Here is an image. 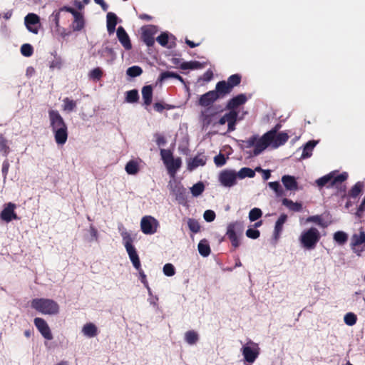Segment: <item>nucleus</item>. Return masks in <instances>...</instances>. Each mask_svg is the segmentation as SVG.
Masks as SVG:
<instances>
[{
    "label": "nucleus",
    "instance_id": "obj_5",
    "mask_svg": "<svg viewBox=\"0 0 365 365\" xmlns=\"http://www.w3.org/2000/svg\"><path fill=\"white\" fill-rule=\"evenodd\" d=\"M240 352L243 356L244 365H252L260 354L259 344L251 339L242 344Z\"/></svg>",
    "mask_w": 365,
    "mask_h": 365
},
{
    "label": "nucleus",
    "instance_id": "obj_34",
    "mask_svg": "<svg viewBox=\"0 0 365 365\" xmlns=\"http://www.w3.org/2000/svg\"><path fill=\"white\" fill-rule=\"evenodd\" d=\"M142 96L144 104L145 106H150L153 99V87L150 85L143 87Z\"/></svg>",
    "mask_w": 365,
    "mask_h": 365
},
{
    "label": "nucleus",
    "instance_id": "obj_45",
    "mask_svg": "<svg viewBox=\"0 0 365 365\" xmlns=\"http://www.w3.org/2000/svg\"><path fill=\"white\" fill-rule=\"evenodd\" d=\"M237 178L240 179H244L245 178H254L255 176V172L254 170L250 168H242L239 172L237 173Z\"/></svg>",
    "mask_w": 365,
    "mask_h": 365
},
{
    "label": "nucleus",
    "instance_id": "obj_60",
    "mask_svg": "<svg viewBox=\"0 0 365 365\" xmlns=\"http://www.w3.org/2000/svg\"><path fill=\"white\" fill-rule=\"evenodd\" d=\"M344 320L348 326H353L356 324L357 317L354 313L349 312L345 314Z\"/></svg>",
    "mask_w": 365,
    "mask_h": 365
},
{
    "label": "nucleus",
    "instance_id": "obj_2",
    "mask_svg": "<svg viewBox=\"0 0 365 365\" xmlns=\"http://www.w3.org/2000/svg\"><path fill=\"white\" fill-rule=\"evenodd\" d=\"M31 306L33 309L42 314L56 315L59 313V305L56 302L51 299L36 298L31 301Z\"/></svg>",
    "mask_w": 365,
    "mask_h": 365
},
{
    "label": "nucleus",
    "instance_id": "obj_20",
    "mask_svg": "<svg viewBox=\"0 0 365 365\" xmlns=\"http://www.w3.org/2000/svg\"><path fill=\"white\" fill-rule=\"evenodd\" d=\"M247 101L245 94H238L230 99L226 105V108L230 110H235V109L245 104Z\"/></svg>",
    "mask_w": 365,
    "mask_h": 365
},
{
    "label": "nucleus",
    "instance_id": "obj_29",
    "mask_svg": "<svg viewBox=\"0 0 365 365\" xmlns=\"http://www.w3.org/2000/svg\"><path fill=\"white\" fill-rule=\"evenodd\" d=\"M107 30L109 34H112L115 31V26L118 24V16L113 12H108L106 16Z\"/></svg>",
    "mask_w": 365,
    "mask_h": 365
},
{
    "label": "nucleus",
    "instance_id": "obj_58",
    "mask_svg": "<svg viewBox=\"0 0 365 365\" xmlns=\"http://www.w3.org/2000/svg\"><path fill=\"white\" fill-rule=\"evenodd\" d=\"M187 226L190 230L193 233H197L200 230L199 222L192 218H189L187 220Z\"/></svg>",
    "mask_w": 365,
    "mask_h": 365
},
{
    "label": "nucleus",
    "instance_id": "obj_13",
    "mask_svg": "<svg viewBox=\"0 0 365 365\" xmlns=\"http://www.w3.org/2000/svg\"><path fill=\"white\" fill-rule=\"evenodd\" d=\"M365 243V232L362 228L360 229L359 233H354L351 238L350 246L351 250L358 256H360L364 249L359 250L357 247Z\"/></svg>",
    "mask_w": 365,
    "mask_h": 365
},
{
    "label": "nucleus",
    "instance_id": "obj_30",
    "mask_svg": "<svg viewBox=\"0 0 365 365\" xmlns=\"http://www.w3.org/2000/svg\"><path fill=\"white\" fill-rule=\"evenodd\" d=\"M74 21L72 24V29L74 31H79L82 30L85 26L83 16L80 12L77 11L74 15Z\"/></svg>",
    "mask_w": 365,
    "mask_h": 365
},
{
    "label": "nucleus",
    "instance_id": "obj_61",
    "mask_svg": "<svg viewBox=\"0 0 365 365\" xmlns=\"http://www.w3.org/2000/svg\"><path fill=\"white\" fill-rule=\"evenodd\" d=\"M160 155L165 164L173 158L171 151L167 149H160Z\"/></svg>",
    "mask_w": 365,
    "mask_h": 365
},
{
    "label": "nucleus",
    "instance_id": "obj_42",
    "mask_svg": "<svg viewBox=\"0 0 365 365\" xmlns=\"http://www.w3.org/2000/svg\"><path fill=\"white\" fill-rule=\"evenodd\" d=\"M198 252L202 257H207L210 254V247L206 240L200 241L198 246Z\"/></svg>",
    "mask_w": 365,
    "mask_h": 365
},
{
    "label": "nucleus",
    "instance_id": "obj_12",
    "mask_svg": "<svg viewBox=\"0 0 365 365\" xmlns=\"http://www.w3.org/2000/svg\"><path fill=\"white\" fill-rule=\"evenodd\" d=\"M16 208V204L13 202L6 203L4 205V208L0 213V219L6 223L10 222L14 220H19V217L15 212Z\"/></svg>",
    "mask_w": 365,
    "mask_h": 365
},
{
    "label": "nucleus",
    "instance_id": "obj_6",
    "mask_svg": "<svg viewBox=\"0 0 365 365\" xmlns=\"http://www.w3.org/2000/svg\"><path fill=\"white\" fill-rule=\"evenodd\" d=\"M244 232L243 222L235 221L230 223L227 227L226 236L230 240L232 247L237 248L240 245V237Z\"/></svg>",
    "mask_w": 365,
    "mask_h": 365
},
{
    "label": "nucleus",
    "instance_id": "obj_49",
    "mask_svg": "<svg viewBox=\"0 0 365 365\" xmlns=\"http://www.w3.org/2000/svg\"><path fill=\"white\" fill-rule=\"evenodd\" d=\"M63 110L71 113L73 111L76 107V102L73 100H71L68 98H65L63 100Z\"/></svg>",
    "mask_w": 365,
    "mask_h": 365
},
{
    "label": "nucleus",
    "instance_id": "obj_56",
    "mask_svg": "<svg viewBox=\"0 0 365 365\" xmlns=\"http://www.w3.org/2000/svg\"><path fill=\"white\" fill-rule=\"evenodd\" d=\"M306 222H314L319 225L322 227H326L327 225L324 222L320 215L309 216L306 219Z\"/></svg>",
    "mask_w": 365,
    "mask_h": 365
},
{
    "label": "nucleus",
    "instance_id": "obj_19",
    "mask_svg": "<svg viewBox=\"0 0 365 365\" xmlns=\"http://www.w3.org/2000/svg\"><path fill=\"white\" fill-rule=\"evenodd\" d=\"M118 230L122 237L123 244L125 250L135 247L133 245L134 238L132 237L131 234L129 232H128V230L124 227V226L122 224L118 225Z\"/></svg>",
    "mask_w": 365,
    "mask_h": 365
},
{
    "label": "nucleus",
    "instance_id": "obj_16",
    "mask_svg": "<svg viewBox=\"0 0 365 365\" xmlns=\"http://www.w3.org/2000/svg\"><path fill=\"white\" fill-rule=\"evenodd\" d=\"M34 325L41 334V335L47 340H51L53 335L47 322L42 318L36 317L34 320Z\"/></svg>",
    "mask_w": 365,
    "mask_h": 365
},
{
    "label": "nucleus",
    "instance_id": "obj_43",
    "mask_svg": "<svg viewBox=\"0 0 365 365\" xmlns=\"http://www.w3.org/2000/svg\"><path fill=\"white\" fill-rule=\"evenodd\" d=\"M333 173V177H332V181H331V186H336L338 187V185L340 184L341 187H342L341 183L345 181L348 178V173L346 172H344L342 173H340L339 175H335V173Z\"/></svg>",
    "mask_w": 365,
    "mask_h": 365
},
{
    "label": "nucleus",
    "instance_id": "obj_31",
    "mask_svg": "<svg viewBox=\"0 0 365 365\" xmlns=\"http://www.w3.org/2000/svg\"><path fill=\"white\" fill-rule=\"evenodd\" d=\"M169 78H175L180 81V82L184 83V79L182 78V76H180L177 73L169 71L162 72L158 78V81L160 83H163Z\"/></svg>",
    "mask_w": 365,
    "mask_h": 365
},
{
    "label": "nucleus",
    "instance_id": "obj_63",
    "mask_svg": "<svg viewBox=\"0 0 365 365\" xmlns=\"http://www.w3.org/2000/svg\"><path fill=\"white\" fill-rule=\"evenodd\" d=\"M103 71L100 68H96L91 71L89 77L95 81H98L102 77Z\"/></svg>",
    "mask_w": 365,
    "mask_h": 365
},
{
    "label": "nucleus",
    "instance_id": "obj_24",
    "mask_svg": "<svg viewBox=\"0 0 365 365\" xmlns=\"http://www.w3.org/2000/svg\"><path fill=\"white\" fill-rule=\"evenodd\" d=\"M214 93L217 94L218 99L223 98L225 96L231 93L232 89L229 87L225 81H220L217 83L215 89L212 90Z\"/></svg>",
    "mask_w": 365,
    "mask_h": 365
},
{
    "label": "nucleus",
    "instance_id": "obj_14",
    "mask_svg": "<svg viewBox=\"0 0 365 365\" xmlns=\"http://www.w3.org/2000/svg\"><path fill=\"white\" fill-rule=\"evenodd\" d=\"M217 100H219L217 94L210 91L200 96L197 105L205 108H213L212 105Z\"/></svg>",
    "mask_w": 365,
    "mask_h": 365
},
{
    "label": "nucleus",
    "instance_id": "obj_46",
    "mask_svg": "<svg viewBox=\"0 0 365 365\" xmlns=\"http://www.w3.org/2000/svg\"><path fill=\"white\" fill-rule=\"evenodd\" d=\"M205 190V185L202 182L200 181L195 184H194L190 187V192L193 197L200 196Z\"/></svg>",
    "mask_w": 365,
    "mask_h": 365
},
{
    "label": "nucleus",
    "instance_id": "obj_57",
    "mask_svg": "<svg viewBox=\"0 0 365 365\" xmlns=\"http://www.w3.org/2000/svg\"><path fill=\"white\" fill-rule=\"evenodd\" d=\"M363 185L361 182H357L351 189L349 195L352 198H356L360 194Z\"/></svg>",
    "mask_w": 365,
    "mask_h": 365
},
{
    "label": "nucleus",
    "instance_id": "obj_62",
    "mask_svg": "<svg viewBox=\"0 0 365 365\" xmlns=\"http://www.w3.org/2000/svg\"><path fill=\"white\" fill-rule=\"evenodd\" d=\"M163 273L168 277H172L175 274V268L173 264L167 263L163 266Z\"/></svg>",
    "mask_w": 365,
    "mask_h": 365
},
{
    "label": "nucleus",
    "instance_id": "obj_18",
    "mask_svg": "<svg viewBox=\"0 0 365 365\" xmlns=\"http://www.w3.org/2000/svg\"><path fill=\"white\" fill-rule=\"evenodd\" d=\"M260 142V137H259L258 135H253L250 138L247 140H239V145L241 149H246V148H250L252 147H254V150L252 153H250V155L253 156H257L259 154H255V150L257 148V145Z\"/></svg>",
    "mask_w": 365,
    "mask_h": 365
},
{
    "label": "nucleus",
    "instance_id": "obj_38",
    "mask_svg": "<svg viewBox=\"0 0 365 365\" xmlns=\"http://www.w3.org/2000/svg\"><path fill=\"white\" fill-rule=\"evenodd\" d=\"M168 170V173L170 175H174L177 170L180 168L181 166V160L180 158H178L176 159L173 158L171 160H170L167 164H165Z\"/></svg>",
    "mask_w": 365,
    "mask_h": 365
},
{
    "label": "nucleus",
    "instance_id": "obj_8",
    "mask_svg": "<svg viewBox=\"0 0 365 365\" xmlns=\"http://www.w3.org/2000/svg\"><path fill=\"white\" fill-rule=\"evenodd\" d=\"M169 189L173 195L175 196L176 200L182 205H185L187 202V191L186 189L180 182L170 181Z\"/></svg>",
    "mask_w": 365,
    "mask_h": 365
},
{
    "label": "nucleus",
    "instance_id": "obj_22",
    "mask_svg": "<svg viewBox=\"0 0 365 365\" xmlns=\"http://www.w3.org/2000/svg\"><path fill=\"white\" fill-rule=\"evenodd\" d=\"M117 37L125 50L132 48L130 39L123 26H119L116 31Z\"/></svg>",
    "mask_w": 365,
    "mask_h": 365
},
{
    "label": "nucleus",
    "instance_id": "obj_36",
    "mask_svg": "<svg viewBox=\"0 0 365 365\" xmlns=\"http://www.w3.org/2000/svg\"><path fill=\"white\" fill-rule=\"evenodd\" d=\"M51 55L53 56V58L49 61L50 69L60 70L62 68L63 64L62 58L57 54L56 51L52 52Z\"/></svg>",
    "mask_w": 365,
    "mask_h": 365
},
{
    "label": "nucleus",
    "instance_id": "obj_40",
    "mask_svg": "<svg viewBox=\"0 0 365 365\" xmlns=\"http://www.w3.org/2000/svg\"><path fill=\"white\" fill-rule=\"evenodd\" d=\"M205 63H201L199 61H194L182 63L180 65V68L182 70H186V69L195 70V69L202 68L205 67Z\"/></svg>",
    "mask_w": 365,
    "mask_h": 365
},
{
    "label": "nucleus",
    "instance_id": "obj_39",
    "mask_svg": "<svg viewBox=\"0 0 365 365\" xmlns=\"http://www.w3.org/2000/svg\"><path fill=\"white\" fill-rule=\"evenodd\" d=\"M282 202L283 205L286 206L288 209L294 212H299L302 209V205L300 202H294L287 198H284Z\"/></svg>",
    "mask_w": 365,
    "mask_h": 365
},
{
    "label": "nucleus",
    "instance_id": "obj_55",
    "mask_svg": "<svg viewBox=\"0 0 365 365\" xmlns=\"http://www.w3.org/2000/svg\"><path fill=\"white\" fill-rule=\"evenodd\" d=\"M282 125L280 123H277L273 128L263 134L261 137L264 140H269L273 135L279 133L278 130L281 128Z\"/></svg>",
    "mask_w": 365,
    "mask_h": 365
},
{
    "label": "nucleus",
    "instance_id": "obj_4",
    "mask_svg": "<svg viewBox=\"0 0 365 365\" xmlns=\"http://www.w3.org/2000/svg\"><path fill=\"white\" fill-rule=\"evenodd\" d=\"M321 239L319 231L314 227L302 232L299 240L302 247L307 250H314Z\"/></svg>",
    "mask_w": 365,
    "mask_h": 365
},
{
    "label": "nucleus",
    "instance_id": "obj_54",
    "mask_svg": "<svg viewBox=\"0 0 365 365\" xmlns=\"http://www.w3.org/2000/svg\"><path fill=\"white\" fill-rule=\"evenodd\" d=\"M262 216V211L258 207L252 208L249 212V220L250 222H255Z\"/></svg>",
    "mask_w": 365,
    "mask_h": 365
},
{
    "label": "nucleus",
    "instance_id": "obj_35",
    "mask_svg": "<svg viewBox=\"0 0 365 365\" xmlns=\"http://www.w3.org/2000/svg\"><path fill=\"white\" fill-rule=\"evenodd\" d=\"M82 333L88 338H93L98 334V329L93 323H87L82 328Z\"/></svg>",
    "mask_w": 365,
    "mask_h": 365
},
{
    "label": "nucleus",
    "instance_id": "obj_59",
    "mask_svg": "<svg viewBox=\"0 0 365 365\" xmlns=\"http://www.w3.org/2000/svg\"><path fill=\"white\" fill-rule=\"evenodd\" d=\"M21 53L24 56L30 57L34 53V48L29 43H24L21 47Z\"/></svg>",
    "mask_w": 365,
    "mask_h": 365
},
{
    "label": "nucleus",
    "instance_id": "obj_44",
    "mask_svg": "<svg viewBox=\"0 0 365 365\" xmlns=\"http://www.w3.org/2000/svg\"><path fill=\"white\" fill-rule=\"evenodd\" d=\"M125 170L129 175H135L139 171V165L135 160H131L126 163Z\"/></svg>",
    "mask_w": 365,
    "mask_h": 365
},
{
    "label": "nucleus",
    "instance_id": "obj_26",
    "mask_svg": "<svg viewBox=\"0 0 365 365\" xmlns=\"http://www.w3.org/2000/svg\"><path fill=\"white\" fill-rule=\"evenodd\" d=\"M207 158L203 155H198L192 158L187 163V169L190 171L195 170L199 166H203L206 163Z\"/></svg>",
    "mask_w": 365,
    "mask_h": 365
},
{
    "label": "nucleus",
    "instance_id": "obj_51",
    "mask_svg": "<svg viewBox=\"0 0 365 365\" xmlns=\"http://www.w3.org/2000/svg\"><path fill=\"white\" fill-rule=\"evenodd\" d=\"M334 240L339 245H344L348 240V235L343 231H337L334 234Z\"/></svg>",
    "mask_w": 365,
    "mask_h": 365
},
{
    "label": "nucleus",
    "instance_id": "obj_21",
    "mask_svg": "<svg viewBox=\"0 0 365 365\" xmlns=\"http://www.w3.org/2000/svg\"><path fill=\"white\" fill-rule=\"evenodd\" d=\"M156 31V26H149L148 28L143 29L142 33V40L148 46H153L155 43L153 35Z\"/></svg>",
    "mask_w": 365,
    "mask_h": 365
},
{
    "label": "nucleus",
    "instance_id": "obj_11",
    "mask_svg": "<svg viewBox=\"0 0 365 365\" xmlns=\"http://www.w3.org/2000/svg\"><path fill=\"white\" fill-rule=\"evenodd\" d=\"M217 112L214 108H205L200 113V120L202 123L203 128H207L210 125L215 127L217 125L215 117Z\"/></svg>",
    "mask_w": 365,
    "mask_h": 365
},
{
    "label": "nucleus",
    "instance_id": "obj_41",
    "mask_svg": "<svg viewBox=\"0 0 365 365\" xmlns=\"http://www.w3.org/2000/svg\"><path fill=\"white\" fill-rule=\"evenodd\" d=\"M333 173H330L316 180V183L317 186L319 187H322L325 185H327V187H331V181H332Z\"/></svg>",
    "mask_w": 365,
    "mask_h": 365
},
{
    "label": "nucleus",
    "instance_id": "obj_9",
    "mask_svg": "<svg viewBox=\"0 0 365 365\" xmlns=\"http://www.w3.org/2000/svg\"><path fill=\"white\" fill-rule=\"evenodd\" d=\"M237 172L233 170H224L219 174L218 180L225 187H231L237 184Z\"/></svg>",
    "mask_w": 365,
    "mask_h": 365
},
{
    "label": "nucleus",
    "instance_id": "obj_3",
    "mask_svg": "<svg viewBox=\"0 0 365 365\" xmlns=\"http://www.w3.org/2000/svg\"><path fill=\"white\" fill-rule=\"evenodd\" d=\"M289 139V135L286 132H280L273 135L269 140H264L260 137V142L257 145L255 154H261L268 147L272 149H277L284 145Z\"/></svg>",
    "mask_w": 365,
    "mask_h": 365
},
{
    "label": "nucleus",
    "instance_id": "obj_27",
    "mask_svg": "<svg viewBox=\"0 0 365 365\" xmlns=\"http://www.w3.org/2000/svg\"><path fill=\"white\" fill-rule=\"evenodd\" d=\"M319 143V140H311L303 145V150L301 155L302 159H307L312 155V151L316 145Z\"/></svg>",
    "mask_w": 365,
    "mask_h": 365
},
{
    "label": "nucleus",
    "instance_id": "obj_17",
    "mask_svg": "<svg viewBox=\"0 0 365 365\" xmlns=\"http://www.w3.org/2000/svg\"><path fill=\"white\" fill-rule=\"evenodd\" d=\"M156 41L163 47L168 48H173L176 46V38L172 34L168 32H163L159 35Z\"/></svg>",
    "mask_w": 365,
    "mask_h": 365
},
{
    "label": "nucleus",
    "instance_id": "obj_47",
    "mask_svg": "<svg viewBox=\"0 0 365 365\" xmlns=\"http://www.w3.org/2000/svg\"><path fill=\"white\" fill-rule=\"evenodd\" d=\"M241 75L235 73L229 76L226 83H227L229 87L232 90L234 87L238 86L241 83Z\"/></svg>",
    "mask_w": 365,
    "mask_h": 365
},
{
    "label": "nucleus",
    "instance_id": "obj_10",
    "mask_svg": "<svg viewBox=\"0 0 365 365\" xmlns=\"http://www.w3.org/2000/svg\"><path fill=\"white\" fill-rule=\"evenodd\" d=\"M158 225V220L152 216H145L141 219V230L145 235L155 234L157 232Z\"/></svg>",
    "mask_w": 365,
    "mask_h": 365
},
{
    "label": "nucleus",
    "instance_id": "obj_25",
    "mask_svg": "<svg viewBox=\"0 0 365 365\" xmlns=\"http://www.w3.org/2000/svg\"><path fill=\"white\" fill-rule=\"evenodd\" d=\"M287 220V215L286 214H281L278 220L276 221L273 233V237L276 241L279 238L283 230V225Z\"/></svg>",
    "mask_w": 365,
    "mask_h": 365
},
{
    "label": "nucleus",
    "instance_id": "obj_7",
    "mask_svg": "<svg viewBox=\"0 0 365 365\" xmlns=\"http://www.w3.org/2000/svg\"><path fill=\"white\" fill-rule=\"evenodd\" d=\"M238 118V112L236 110H230L223 115L218 120H216L217 125H225L227 123V133L234 131L236 129V124Z\"/></svg>",
    "mask_w": 365,
    "mask_h": 365
},
{
    "label": "nucleus",
    "instance_id": "obj_52",
    "mask_svg": "<svg viewBox=\"0 0 365 365\" xmlns=\"http://www.w3.org/2000/svg\"><path fill=\"white\" fill-rule=\"evenodd\" d=\"M142 73L143 69L138 66H130L126 70V74L131 78L139 76Z\"/></svg>",
    "mask_w": 365,
    "mask_h": 365
},
{
    "label": "nucleus",
    "instance_id": "obj_53",
    "mask_svg": "<svg viewBox=\"0 0 365 365\" xmlns=\"http://www.w3.org/2000/svg\"><path fill=\"white\" fill-rule=\"evenodd\" d=\"M269 188L274 191L277 197H281L284 195V190L280 183L278 181L269 182L268 183Z\"/></svg>",
    "mask_w": 365,
    "mask_h": 365
},
{
    "label": "nucleus",
    "instance_id": "obj_33",
    "mask_svg": "<svg viewBox=\"0 0 365 365\" xmlns=\"http://www.w3.org/2000/svg\"><path fill=\"white\" fill-rule=\"evenodd\" d=\"M199 339L200 336L198 333L194 330H189L185 333L184 340L190 346L196 344Z\"/></svg>",
    "mask_w": 365,
    "mask_h": 365
},
{
    "label": "nucleus",
    "instance_id": "obj_28",
    "mask_svg": "<svg viewBox=\"0 0 365 365\" xmlns=\"http://www.w3.org/2000/svg\"><path fill=\"white\" fill-rule=\"evenodd\" d=\"M282 182L288 190H297L298 189V183L294 176L285 175L282 177Z\"/></svg>",
    "mask_w": 365,
    "mask_h": 365
},
{
    "label": "nucleus",
    "instance_id": "obj_64",
    "mask_svg": "<svg viewBox=\"0 0 365 365\" xmlns=\"http://www.w3.org/2000/svg\"><path fill=\"white\" fill-rule=\"evenodd\" d=\"M227 161L226 158L222 153L218 154L214 158V163L217 167H222L225 165Z\"/></svg>",
    "mask_w": 365,
    "mask_h": 365
},
{
    "label": "nucleus",
    "instance_id": "obj_32",
    "mask_svg": "<svg viewBox=\"0 0 365 365\" xmlns=\"http://www.w3.org/2000/svg\"><path fill=\"white\" fill-rule=\"evenodd\" d=\"M126 252L129 256V258L135 267V269H140V267H141L140 258L138 254L136 251L135 247H133L128 250H126Z\"/></svg>",
    "mask_w": 365,
    "mask_h": 365
},
{
    "label": "nucleus",
    "instance_id": "obj_15",
    "mask_svg": "<svg viewBox=\"0 0 365 365\" xmlns=\"http://www.w3.org/2000/svg\"><path fill=\"white\" fill-rule=\"evenodd\" d=\"M39 23L40 17L36 14L30 13L24 18V24L26 29L34 34H37L38 33V25Z\"/></svg>",
    "mask_w": 365,
    "mask_h": 365
},
{
    "label": "nucleus",
    "instance_id": "obj_37",
    "mask_svg": "<svg viewBox=\"0 0 365 365\" xmlns=\"http://www.w3.org/2000/svg\"><path fill=\"white\" fill-rule=\"evenodd\" d=\"M59 19H60V14L59 11H54L48 18L51 29L54 31L56 29V31L61 30V26L59 25Z\"/></svg>",
    "mask_w": 365,
    "mask_h": 365
},
{
    "label": "nucleus",
    "instance_id": "obj_23",
    "mask_svg": "<svg viewBox=\"0 0 365 365\" xmlns=\"http://www.w3.org/2000/svg\"><path fill=\"white\" fill-rule=\"evenodd\" d=\"M98 54L108 64H112L116 58V53L112 48L108 46H103L99 51Z\"/></svg>",
    "mask_w": 365,
    "mask_h": 365
},
{
    "label": "nucleus",
    "instance_id": "obj_50",
    "mask_svg": "<svg viewBox=\"0 0 365 365\" xmlns=\"http://www.w3.org/2000/svg\"><path fill=\"white\" fill-rule=\"evenodd\" d=\"M139 99L138 92L135 89L128 91L125 93V101L127 103H133L138 102Z\"/></svg>",
    "mask_w": 365,
    "mask_h": 365
},
{
    "label": "nucleus",
    "instance_id": "obj_1",
    "mask_svg": "<svg viewBox=\"0 0 365 365\" xmlns=\"http://www.w3.org/2000/svg\"><path fill=\"white\" fill-rule=\"evenodd\" d=\"M50 127L53 131L56 143L58 145H64L68 139V127L63 117L56 110H48Z\"/></svg>",
    "mask_w": 365,
    "mask_h": 365
},
{
    "label": "nucleus",
    "instance_id": "obj_48",
    "mask_svg": "<svg viewBox=\"0 0 365 365\" xmlns=\"http://www.w3.org/2000/svg\"><path fill=\"white\" fill-rule=\"evenodd\" d=\"M10 152V148L8 144V140L0 134V153L6 157Z\"/></svg>",
    "mask_w": 365,
    "mask_h": 365
}]
</instances>
